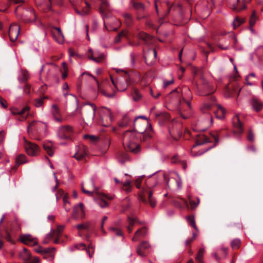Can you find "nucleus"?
<instances>
[{"label": "nucleus", "mask_w": 263, "mask_h": 263, "mask_svg": "<svg viewBox=\"0 0 263 263\" xmlns=\"http://www.w3.org/2000/svg\"><path fill=\"white\" fill-rule=\"evenodd\" d=\"M55 250H52V251H50L44 257L45 258H47L49 260H53L54 257Z\"/></svg>", "instance_id": "8fccbe9b"}, {"label": "nucleus", "mask_w": 263, "mask_h": 263, "mask_svg": "<svg viewBox=\"0 0 263 263\" xmlns=\"http://www.w3.org/2000/svg\"><path fill=\"white\" fill-rule=\"evenodd\" d=\"M109 231L114 233V234H115L117 236H122L123 234L122 231L120 230L117 229L115 228H110Z\"/></svg>", "instance_id": "603ef678"}, {"label": "nucleus", "mask_w": 263, "mask_h": 263, "mask_svg": "<svg viewBox=\"0 0 263 263\" xmlns=\"http://www.w3.org/2000/svg\"><path fill=\"white\" fill-rule=\"evenodd\" d=\"M52 250H55V248L54 247L44 248L43 250L42 254L44 255V256L50 251H52Z\"/></svg>", "instance_id": "338daca9"}, {"label": "nucleus", "mask_w": 263, "mask_h": 263, "mask_svg": "<svg viewBox=\"0 0 263 263\" xmlns=\"http://www.w3.org/2000/svg\"><path fill=\"white\" fill-rule=\"evenodd\" d=\"M37 121H33L32 122L30 123L27 127V133L28 134H32L34 132H36V124Z\"/></svg>", "instance_id": "473e14b6"}, {"label": "nucleus", "mask_w": 263, "mask_h": 263, "mask_svg": "<svg viewBox=\"0 0 263 263\" xmlns=\"http://www.w3.org/2000/svg\"><path fill=\"white\" fill-rule=\"evenodd\" d=\"M123 17L124 18L125 24L128 26H130L133 23V19L132 15L129 13L123 14Z\"/></svg>", "instance_id": "7c9ffc66"}, {"label": "nucleus", "mask_w": 263, "mask_h": 263, "mask_svg": "<svg viewBox=\"0 0 263 263\" xmlns=\"http://www.w3.org/2000/svg\"><path fill=\"white\" fill-rule=\"evenodd\" d=\"M51 33L52 36L58 43L62 44L64 43V37L60 28L57 27H53L51 30Z\"/></svg>", "instance_id": "ddd939ff"}, {"label": "nucleus", "mask_w": 263, "mask_h": 263, "mask_svg": "<svg viewBox=\"0 0 263 263\" xmlns=\"http://www.w3.org/2000/svg\"><path fill=\"white\" fill-rule=\"evenodd\" d=\"M217 109L216 111V116L218 119H223L224 117L226 111V109L220 105H217Z\"/></svg>", "instance_id": "bb28decb"}, {"label": "nucleus", "mask_w": 263, "mask_h": 263, "mask_svg": "<svg viewBox=\"0 0 263 263\" xmlns=\"http://www.w3.org/2000/svg\"><path fill=\"white\" fill-rule=\"evenodd\" d=\"M19 258L23 261V263H40V260L37 257L31 258V253L26 248H24L18 253Z\"/></svg>", "instance_id": "0eeeda50"}, {"label": "nucleus", "mask_w": 263, "mask_h": 263, "mask_svg": "<svg viewBox=\"0 0 263 263\" xmlns=\"http://www.w3.org/2000/svg\"><path fill=\"white\" fill-rule=\"evenodd\" d=\"M174 83V79L172 78L171 80L167 81L166 80H163V86L164 88H166L168 85Z\"/></svg>", "instance_id": "680f3d73"}, {"label": "nucleus", "mask_w": 263, "mask_h": 263, "mask_svg": "<svg viewBox=\"0 0 263 263\" xmlns=\"http://www.w3.org/2000/svg\"><path fill=\"white\" fill-rule=\"evenodd\" d=\"M88 58L89 59L92 60L96 63H100L104 59L105 55L103 53H100L98 57H96L90 55L89 53H88Z\"/></svg>", "instance_id": "2f4dec72"}, {"label": "nucleus", "mask_w": 263, "mask_h": 263, "mask_svg": "<svg viewBox=\"0 0 263 263\" xmlns=\"http://www.w3.org/2000/svg\"><path fill=\"white\" fill-rule=\"evenodd\" d=\"M131 181L129 179H127L125 181L122 183L123 186L124 187V190L126 192H130L132 191Z\"/></svg>", "instance_id": "4c0bfd02"}, {"label": "nucleus", "mask_w": 263, "mask_h": 263, "mask_svg": "<svg viewBox=\"0 0 263 263\" xmlns=\"http://www.w3.org/2000/svg\"><path fill=\"white\" fill-rule=\"evenodd\" d=\"M147 232V231L146 227L138 230L135 232L134 236L132 238V240L133 241H138L140 237H144L146 235Z\"/></svg>", "instance_id": "aec40b11"}, {"label": "nucleus", "mask_w": 263, "mask_h": 263, "mask_svg": "<svg viewBox=\"0 0 263 263\" xmlns=\"http://www.w3.org/2000/svg\"><path fill=\"white\" fill-rule=\"evenodd\" d=\"M52 113L53 116H56V115H58L59 113V108L55 104H53L52 106Z\"/></svg>", "instance_id": "13d9d810"}, {"label": "nucleus", "mask_w": 263, "mask_h": 263, "mask_svg": "<svg viewBox=\"0 0 263 263\" xmlns=\"http://www.w3.org/2000/svg\"><path fill=\"white\" fill-rule=\"evenodd\" d=\"M133 7L138 10H144L145 9V6L143 4L140 2H135L133 4Z\"/></svg>", "instance_id": "49530a36"}, {"label": "nucleus", "mask_w": 263, "mask_h": 263, "mask_svg": "<svg viewBox=\"0 0 263 263\" xmlns=\"http://www.w3.org/2000/svg\"><path fill=\"white\" fill-rule=\"evenodd\" d=\"M100 120L99 123L104 126H109L112 120L111 110L106 107L102 108L100 111Z\"/></svg>", "instance_id": "39448f33"}, {"label": "nucleus", "mask_w": 263, "mask_h": 263, "mask_svg": "<svg viewBox=\"0 0 263 263\" xmlns=\"http://www.w3.org/2000/svg\"><path fill=\"white\" fill-rule=\"evenodd\" d=\"M183 101H184L187 105L190 107L191 103L190 101L186 100V99H190L192 98L191 92L190 89L187 87H184L182 89Z\"/></svg>", "instance_id": "5701e85b"}, {"label": "nucleus", "mask_w": 263, "mask_h": 263, "mask_svg": "<svg viewBox=\"0 0 263 263\" xmlns=\"http://www.w3.org/2000/svg\"><path fill=\"white\" fill-rule=\"evenodd\" d=\"M187 222L190 223V224L193 227L196 231H198V228L197 227L195 223V220L194 219V217L193 216H187L186 218Z\"/></svg>", "instance_id": "e433bc0d"}, {"label": "nucleus", "mask_w": 263, "mask_h": 263, "mask_svg": "<svg viewBox=\"0 0 263 263\" xmlns=\"http://www.w3.org/2000/svg\"><path fill=\"white\" fill-rule=\"evenodd\" d=\"M132 122V118L128 115H124L122 119L119 121L118 125L120 127H126Z\"/></svg>", "instance_id": "412c9836"}, {"label": "nucleus", "mask_w": 263, "mask_h": 263, "mask_svg": "<svg viewBox=\"0 0 263 263\" xmlns=\"http://www.w3.org/2000/svg\"><path fill=\"white\" fill-rule=\"evenodd\" d=\"M137 217L134 214H131L130 216L128 217L127 222L128 223V226H127V229L129 233L132 232V227L136 223V221H137Z\"/></svg>", "instance_id": "393cba45"}, {"label": "nucleus", "mask_w": 263, "mask_h": 263, "mask_svg": "<svg viewBox=\"0 0 263 263\" xmlns=\"http://www.w3.org/2000/svg\"><path fill=\"white\" fill-rule=\"evenodd\" d=\"M89 226H90V223L89 222H85L83 223L77 224L76 226V228L79 230H88Z\"/></svg>", "instance_id": "79ce46f5"}, {"label": "nucleus", "mask_w": 263, "mask_h": 263, "mask_svg": "<svg viewBox=\"0 0 263 263\" xmlns=\"http://www.w3.org/2000/svg\"><path fill=\"white\" fill-rule=\"evenodd\" d=\"M91 183H92V184L95 189V191H87L86 190H85L83 186H82V192L87 194V195L89 196H93V194L95 193L96 194H98V192H97V191L96 190V188H95V186L94 185V182L93 181H91Z\"/></svg>", "instance_id": "58836bf2"}, {"label": "nucleus", "mask_w": 263, "mask_h": 263, "mask_svg": "<svg viewBox=\"0 0 263 263\" xmlns=\"http://www.w3.org/2000/svg\"><path fill=\"white\" fill-rule=\"evenodd\" d=\"M241 241L239 239H234L232 240L231 245L233 249H238L240 247Z\"/></svg>", "instance_id": "a19ab883"}, {"label": "nucleus", "mask_w": 263, "mask_h": 263, "mask_svg": "<svg viewBox=\"0 0 263 263\" xmlns=\"http://www.w3.org/2000/svg\"><path fill=\"white\" fill-rule=\"evenodd\" d=\"M66 194L64 193L63 190H59L58 192L55 194L57 200L58 201L61 197H64Z\"/></svg>", "instance_id": "052dcab7"}, {"label": "nucleus", "mask_w": 263, "mask_h": 263, "mask_svg": "<svg viewBox=\"0 0 263 263\" xmlns=\"http://www.w3.org/2000/svg\"><path fill=\"white\" fill-rule=\"evenodd\" d=\"M109 231L114 233V234H115L117 236H122L123 234L122 231L120 230L117 229L115 228H110Z\"/></svg>", "instance_id": "3c124183"}, {"label": "nucleus", "mask_w": 263, "mask_h": 263, "mask_svg": "<svg viewBox=\"0 0 263 263\" xmlns=\"http://www.w3.org/2000/svg\"><path fill=\"white\" fill-rule=\"evenodd\" d=\"M24 147L28 155L36 156L39 155L40 148L37 144L27 141L25 138H24Z\"/></svg>", "instance_id": "6e6552de"}, {"label": "nucleus", "mask_w": 263, "mask_h": 263, "mask_svg": "<svg viewBox=\"0 0 263 263\" xmlns=\"http://www.w3.org/2000/svg\"><path fill=\"white\" fill-rule=\"evenodd\" d=\"M76 153L73 157L78 161L83 160L87 156L86 147L83 144H80L76 146Z\"/></svg>", "instance_id": "1a4fd4ad"}, {"label": "nucleus", "mask_w": 263, "mask_h": 263, "mask_svg": "<svg viewBox=\"0 0 263 263\" xmlns=\"http://www.w3.org/2000/svg\"><path fill=\"white\" fill-rule=\"evenodd\" d=\"M189 203L191 205V208L192 209H195L199 204V202H200V200H199V198H197V201H194L193 200H192L190 197H189Z\"/></svg>", "instance_id": "de8ad7c7"}, {"label": "nucleus", "mask_w": 263, "mask_h": 263, "mask_svg": "<svg viewBox=\"0 0 263 263\" xmlns=\"http://www.w3.org/2000/svg\"><path fill=\"white\" fill-rule=\"evenodd\" d=\"M54 232H55V230H53V229H51L50 232L49 233H48L46 235V237H47L49 240H50V241L52 239V238L54 237Z\"/></svg>", "instance_id": "e2e57ef3"}, {"label": "nucleus", "mask_w": 263, "mask_h": 263, "mask_svg": "<svg viewBox=\"0 0 263 263\" xmlns=\"http://www.w3.org/2000/svg\"><path fill=\"white\" fill-rule=\"evenodd\" d=\"M255 54L260 60H263V46H260L255 50Z\"/></svg>", "instance_id": "37998d69"}, {"label": "nucleus", "mask_w": 263, "mask_h": 263, "mask_svg": "<svg viewBox=\"0 0 263 263\" xmlns=\"http://www.w3.org/2000/svg\"><path fill=\"white\" fill-rule=\"evenodd\" d=\"M98 204L101 207V208H105L107 206L108 204L107 202L103 200V199H98L97 200Z\"/></svg>", "instance_id": "6e6d98bb"}, {"label": "nucleus", "mask_w": 263, "mask_h": 263, "mask_svg": "<svg viewBox=\"0 0 263 263\" xmlns=\"http://www.w3.org/2000/svg\"><path fill=\"white\" fill-rule=\"evenodd\" d=\"M256 15L254 12H253L250 17V24L251 26H253L256 22Z\"/></svg>", "instance_id": "0e129e2a"}, {"label": "nucleus", "mask_w": 263, "mask_h": 263, "mask_svg": "<svg viewBox=\"0 0 263 263\" xmlns=\"http://www.w3.org/2000/svg\"><path fill=\"white\" fill-rule=\"evenodd\" d=\"M108 9V3L106 1H103L100 8V11L103 13Z\"/></svg>", "instance_id": "09e8293b"}, {"label": "nucleus", "mask_w": 263, "mask_h": 263, "mask_svg": "<svg viewBox=\"0 0 263 263\" xmlns=\"http://www.w3.org/2000/svg\"><path fill=\"white\" fill-rule=\"evenodd\" d=\"M151 247L149 244L146 241L141 243L137 248V252L139 255L144 257L147 254V251Z\"/></svg>", "instance_id": "f3484780"}, {"label": "nucleus", "mask_w": 263, "mask_h": 263, "mask_svg": "<svg viewBox=\"0 0 263 263\" xmlns=\"http://www.w3.org/2000/svg\"><path fill=\"white\" fill-rule=\"evenodd\" d=\"M47 125L46 123L37 121L36 124V132L37 133H46L47 131Z\"/></svg>", "instance_id": "a878e982"}, {"label": "nucleus", "mask_w": 263, "mask_h": 263, "mask_svg": "<svg viewBox=\"0 0 263 263\" xmlns=\"http://www.w3.org/2000/svg\"><path fill=\"white\" fill-rule=\"evenodd\" d=\"M138 37L140 39L143 40L146 43H148L149 40L151 39V36L149 35L144 32H140L138 35Z\"/></svg>", "instance_id": "f704fd0d"}, {"label": "nucleus", "mask_w": 263, "mask_h": 263, "mask_svg": "<svg viewBox=\"0 0 263 263\" xmlns=\"http://www.w3.org/2000/svg\"><path fill=\"white\" fill-rule=\"evenodd\" d=\"M210 142L209 138L204 135H199L196 140L197 145H201Z\"/></svg>", "instance_id": "cd10ccee"}, {"label": "nucleus", "mask_w": 263, "mask_h": 263, "mask_svg": "<svg viewBox=\"0 0 263 263\" xmlns=\"http://www.w3.org/2000/svg\"><path fill=\"white\" fill-rule=\"evenodd\" d=\"M84 75H87V76H89L92 79H93L95 81V82H96V83L98 86V90L99 92L102 93L103 96H104L105 97L108 98H112L115 97V92H113L111 93H108L106 92V91L105 90L101 89L100 86V85L99 84V82L98 81V80H96V79L93 76H92V75H91L87 72H84L82 73L81 74L82 76H84Z\"/></svg>", "instance_id": "2eb2a0df"}, {"label": "nucleus", "mask_w": 263, "mask_h": 263, "mask_svg": "<svg viewBox=\"0 0 263 263\" xmlns=\"http://www.w3.org/2000/svg\"><path fill=\"white\" fill-rule=\"evenodd\" d=\"M147 124L146 118L144 116H139L134 120V130H129L134 132L135 135L138 136L141 141H146L151 136L147 133H145Z\"/></svg>", "instance_id": "f257e3e1"}, {"label": "nucleus", "mask_w": 263, "mask_h": 263, "mask_svg": "<svg viewBox=\"0 0 263 263\" xmlns=\"http://www.w3.org/2000/svg\"><path fill=\"white\" fill-rule=\"evenodd\" d=\"M146 194H147L148 197L149 204L152 208H154L156 205L157 202L155 199L153 197L152 191L150 190L144 191L140 195L139 200L143 202H146V200L145 197Z\"/></svg>", "instance_id": "9d476101"}, {"label": "nucleus", "mask_w": 263, "mask_h": 263, "mask_svg": "<svg viewBox=\"0 0 263 263\" xmlns=\"http://www.w3.org/2000/svg\"><path fill=\"white\" fill-rule=\"evenodd\" d=\"M139 138L135 135L134 132L128 130L125 131L122 137V142L125 148L134 154L138 153L140 150V145L135 142Z\"/></svg>", "instance_id": "f03ea898"}, {"label": "nucleus", "mask_w": 263, "mask_h": 263, "mask_svg": "<svg viewBox=\"0 0 263 263\" xmlns=\"http://www.w3.org/2000/svg\"><path fill=\"white\" fill-rule=\"evenodd\" d=\"M88 53H89V54L90 55H92L93 57H98V55H99V54L100 53L98 51H96L93 52L92 49H89L88 50Z\"/></svg>", "instance_id": "774afa93"}, {"label": "nucleus", "mask_w": 263, "mask_h": 263, "mask_svg": "<svg viewBox=\"0 0 263 263\" xmlns=\"http://www.w3.org/2000/svg\"><path fill=\"white\" fill-rule=\"evenodd\" d=\"M97 109L96 106L94 104L86 103L79 111L81 118L84 120L86 119L93 120L96 110Z\"/></svg>", "instance_id": "20e7f679"}, {"label": "nucleus", "mask_w": 263, "mask_h": 263, "mask_svg": "<svg viewBox=\"0 0 263 263\" xmlns=\"http://www.w3.org/2000/svg\"><path fill=\"white\" fill-rule=\"evenodd\" d=\"M68 89H69V86H68L67 83H64L63 85V86H62V90H63V92L64 96L65 97H66L68 95H70V96H72L73 98V99L78 106V102L77 98H76V97L74 95L71 94V93L69 94L67 92Z\"/></svg>", "instance_id": "c85d7f7f"}, {"label": "nucleus", "mask_w": 263, "mask_h": 263, "mask_svg": "<svg viewBox=\"0 0 263 263\" xmlns=\"http://www.w3.org/2000/svg\"><path fill=\"white\" fill-rule=\"evenodd\" d=\"M236 4H234L232 7V9L236 11H241L243 9H245L246 8V5L245 4H243V7L242 8H238L237 7V4H238V0H236Z\"/></svg>", "instance_id": "864d4df0"}, {"label": "nucleus", "mask_w": 263, "mask_h": 263, "mask_svg": "<svg viewBox=\"0 0 263 263\" xmlns=\"http://www.w3.org/2000/svg\"><path fill=\"white\" fill-rule=\"evenodd\" d=\"M27 162L26 157L25 155L21 154L18 155L16 158V163L17 165H21Z\"/></svg>", "instance_id": "c9c22d12"}, {"label": "nucleus", "mask_w": 263, "mask_h": 263, "mask_svg": "<svg viewBox=\"0 0 263 263\" xmlns=\"http://www.w3.org/2000/svg\"><path fill=\"white\" fill-rule=\"evenodd\" d=\"M177 178L176 179V185L178 189H180L182 187V181L180 176L177 174Z\"/></svg>", "instance_id": "4d7b16f0"}, {"label": "nucleus", "mask_w": 263, "mask_h": 263, "mask_svg": "<svg viewBox=\"0 0 263 263\" xmlns=\"http://www.w3.org/2000/svg\"><path fill=\"white\" fill-rule=\"evenodd\" d=\"M111 82L118 91H124L126 90L127 86L132 83L129 74L124 72L123 76L119 77L116 80L111 78Z\"/></svg>", "instance_id": "7ed1b4c3"}, {"label": "nucleus", "mask_w": 263, "mask_h": 263, "mask_svg": "<svg viewBox=\"0 0 263 263\" xmlns=\"http://www.w3.org/2000/svg\"><path fill=\"white\" fill-rule=\"evenodd\" d=\"M20 31V27L15 23L12 24L9 28V35L10 40L14 42L17 39Z\"/></svg>", "instance_id": "f8f14e48"}, {"label": "nucleus", "mask_w": 263, "mask_h": 263, "mask_svg": "<svg viewBox=\"0 0 263 263\" xmlns=\"http://www.w3.org/2000/svg\"><path fill=\"white\" fill-rule=\"evenodd\" d=\"M20 240L22 243L28 246H35L37 243L36 238L30 234H25L21 236Z\"/></svg>", "instance_id": "4468645a"}, {"label": "nucleus", "mask_w": 263, "mask_h": 263, "mask_svg": "<svg viewBox=\"0 0 263 263\" xmlns=\"http://www.w3.org/2000/svg\"><path fill=\"white\" fill-rule=\"evenodd\" d=\"M48 97L47 96H44L43 98H38L35 100L34 101V105L36 107H40L42 106L44 103V100L46 99H48Z\"/></svg>", "instance_id": "ea45409f"}, {"label": "nucleus", "mask_w": 263, "mask_h": 263, "mask_svg": "<svg viewBox=\"0 0 263 263\" xmlns=\"http://www.w3.org/2000/svg\"><path fill=\"white\" fill-rule=\"evenodd\" d=\"M73 133V129L70 125L62 126L59 128L58 137L62 140L71 139Z\"/></svg>", "instance_id": "423d86ee"}, {"label": "nucleus", "mask_w": 263, "mask_h": 263, "mask_svg": "<svg viewBox=\"0 0 263 263\" xmlns=\"http://www.w3.org/2000/svg\"><path fill=\"white\" fill-rule=\"evenodd\" d=\"M29 77L28 71L26 70H22L20 72L18 80L20 82L23 83L29 79Z\"/></svg>", "instance_id": "c756f323"}, {"label": "nucleus", "mask_w": 263, "mask_h": 263, "mask_svg": "<svg viewBox=\"0 0 263 263\" xmlns=\"http://www.w3.org/2000/svg\"><path fill=\"white\" fill-rule=\"evenodd\" d=\"M84 205L82 203H80L77 205H76L73 209V212L72 214V217L74 219H77V216H76L77 213H79L82 215V217L84 215Z\"/></svg>", "instance_id": "4be33fe9"}, {"label": "nucleus", "mask_w": 263, "mask_h": 263, "mask_svg": "<svg viewBox=\"0 0 263 263\" xmlns=\"http://www.w3.org/2000/svg\"><path fill=\"white\" fill-rule=\"evenodd\" d=\"M43 148L50 156L54 154V147L53 143L50 141H47L43 144Z\"/></svg>", "instance_id": "b1692460"}, {"label": "nucleus", "mask_w": 263, "mask_h": 263, "mask_svg": "<svg viewBox=\"0 0 263 263\" xmlns=\"http://www.w3.org/2000/svg\"><path fill=\"white\" fill-rule=\"evenodd\" d=\"M86 6L85 8L82 9L81 11H80L78 9L76 10V12L82 16H84L85 15H87L89 13V10H90V7L89 4L86 2Z\"/></svg>", "instance_id": "72a5a7b5"}, {"label": "nucleus", "mask_w": 263, "mask_h": 263, "mask_svg": "<svg viewBox=\"0 0 263 263\" xmlns=\"http://www.w3.org/2000/svg\"><path fill=\"white\" fill-rule=\"evenodd\" d=\"M122 37H126L128 40V44L130 45H133L132 43L130 41L129 37L128 36V32L126 30H122L120 32L115 38L114 42L118 43L121 41Z\"/></svg>", "instance_id": "6ab92c4d"}, {"label": "nucleus", "mask_w": 263, "mask_h": 263, "mask_svg": "<svg viewBox=\"0 0 263 263\" xmlns=\"http://www.w3.org/2000/svg\"><path fill=\"white\" fill-rule=\"evenodd\" d=\"M204 252V249H200L199 250L198 254L196 257V259L198 262V263H204L202 260V257L203 256Z\"/></svg>", "instance_id": "c03bdc74"}, {"label": "nucleus", "mask_w": 263, "mask_h": 263, "mask_svg": "<svg viewBox=\"0 0 263 263\" xmlns=\"http://www.w3.org/2000/svg\"><path fill=\"white\" fill-rule=\"evenodd\" d=\"M149 90L151 96L155 99H157L161 94L159 91H157L155 93L154 91L151 88H149Z\"/></svg>", "instance_id": "bf43d9fd"}, {"label": "nucleus", "mask_w": 263, "mask_h": 263, "mask_svg": "<svg viewBox=\"0 0 263 263\" xmlns=\"http://www.w3.org/2000/svg\"><path fill=\"white\" fill-rule=\"evenodd\" d=\"M232 124L234 127L238 130L239 134H241L243 132L242 123L240 121V119L238 115H236L233 117L232 119Z\"/></svg>", "instance_id": "a211bd4d"}, {"label": "nucleus", "mask_w": 263, "mask_h": 263, "mask_svg": "<svg viewBox=\"0 0 263 263\" xmlns=\"http://www.w3.org/2000/svg\"><path fill=\"white\" fill-rule=\"evenodd\" d=\"M251 108L256 112L260 111L263 108V102L256 98H252L249 101Z\"/></svg>", "instance_id": "dca6fc26"}, {"label": "nucleus", "mask_w": 263, "mask_h": 263, "mask_svg": "<svg viewBox=\"0 0 263 263\" xmlns=\"http://www.w3.org/2000/svg\"><path fill=\"white\" fill-rule=\"evenodd\" d=\"M243 22L242 21L239 20L238 17H236L233 23V25L234 26V28H236L238 27Z\"/></svg>", "instance_id": "5fc2aeb1"}, {"label": "nucleus", "mask_w": 263, "mask_h": 263, "mask_svg": "<svg viewBox=\"0 0 263 263\" xmlns=\"http://www.w3.org/2000/svg\"><path fill=\"white\" fill-rule=\"evenodd\" d=\"M30 89H31V86L29 84H26L25 85V86L23 87V90H24V92L26 93V94H29L30 93Z\"/></svg>", "instance_id": "69168bd1"}, {"label": "nucleus", "mask_w": 263, "mask_h": 263, "mask_svg": "<svg viewBox=\"0 0 263 263\" xmlns=\"http://www.w3.org/2000/svg\"><path fill=\"white\" fill-rule=\"evenodd\" d=\"M30 107L28 106L24 107L22 109L19 110L16 108H12L11 109V112L13 115H19L20 118L18 119L20 121L25 120L29 115V110Z\"/></svg>", "instance_id": "9b49d317"}, {"label": "nucleus", "mask_w": 263, "mask_h": 263, "mask_svg": "<svg viewBox=\"0 0 263 263\" xmlns=\"http://www.w3.org/2000/svg\"><path fill=\"white\" fill-rule=\"evenodd\" d=\"M68 195L67 194H65L64 197H63V207L65 209V211L66 212L69 211L70 209V206H68V208H66V204H69V202L68 200Z\"/></svg>", "instance_id": "a18cd8bd"}]
</instances>
